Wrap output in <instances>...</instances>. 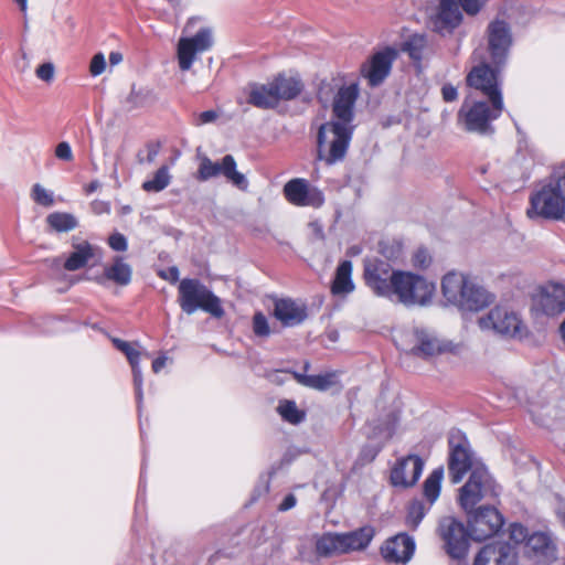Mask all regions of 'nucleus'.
Listing matches in <instances>:
<instances>
[{
    "label": "nucleus",
    "mask_w": 565,
    "mask_h": 565,
    "mask_svg": "<svg viewBox=\"0 0 565 565\" xmlns=\"http://www.w3.org/2000/svg\"><path fill=\"white\" fill-rule=\"evenodd\" d=\"M501 488L486 467H478L459 489V504L468 514V529L471 539L478 542L497 535L505 520L501 512L491 505H476L483 499H495Z\"/></svg>",
    "instance_id": "f257e3e1"
},
{
    "label": "nucleus",
    "mask_w": 565,
    "mask_h": 565,
    "mask_svg": "<svg viewBox=\"0 0 565 565\" xmlns=\"http://www.w3.org/2000/svg\"><path fill=\"white\" fill-rule=\"evenodd\" d=\"M375 534L372 525H363L349 532H326L317 537L315 551L319 557L363 552L371 545Z\"/></svg>",
    "instance_id": "f03ea898"
},
{
    "label": "nucleus",
    "mask_w": 565,
    "mask_h": 565,
    "mask_svg": "<svg viewBox=\"0 0 565 565\" xmlns=\"http://www.w3.org/2000/svg\"><path fill=\"white\" fill-rule=\"evenodd\" d=\"M503 111V97L463 103L457 114V124L465 131L479 136H492L495 132L493 121Z\"/></svg>",
    "instance_id": "7ed1b4c3"
},
{
    "label": "nucleus",
    "mask_w": 565,
    "mask_h": 565,
    "mask_svg": "<svg viewBox=\"0 0 565 565\" xmlns=\"http://www.w3.org/2000/svg\"><path fill=\"white\" fill-rule=\"evenodd\" d=\"M354 126H344L331 121L320 125L317 134V160L333 166L345 159Z\"/></svg>",
    "instance_id": "20e7f679"
},
{
    "label": "nucleus",
    "mask_w": 565,
    "mask_h": 565,
    "mask_svg": "<svg viewBox=\"0 0 565 565\" xmlns=\"http://www.w3.org/2000/svg\"><path fill=\"white\" fill-rule=\"evenodd\" d=\"M178 303L186 315L198 310H203L215 318L224 315L221 299L196 278H183L179 282Z\"/></svg>",
    "instance_id": "39448f33"
},
{
    "label": "nucleus",
    "mask_w": 565,
    "mask_h": 565,
    "mask_svg": "<svg viewBox=\"0 0 565 565\" xmlns=\"http://www.w3.org/2000/svg\"><path fill=\"white\" fill-rule=\"evenodd\" d=\"M392 300L406 307L427 306L431 302L435 284L412 271L395 270L393 276Z\"/></svg>",
    "instance_id": "423d86ee"
},
{
    "label": "nucleus",
    "mask_w": 565,
    "mask_h": 565,
    "mask_svg": "<svg viewBox=\"0 0 565 565\" xmlns=\"http://www.w3.org/2000/svg\"><path fill=\"white\" fill-rule=\"evenodd\" d=\"M398 52L393 46L374 52L364 63L361 64L360 74L366 79L372 88L381 86L390 76Z\"/></svg>",
    "instance_id": "0eeeda50"
},
{
    "label": "nucleus",
    "mask_w": 565,
    "mask_h": 565,
    "mask_svg": "<svg viewBox=\"0 0 565 565\" xmlns=\"http://www.w3.org/2000/svg\"><path fill=\"white\" fill-rule=\"evenodd\" d=\"M473 452L470 443L465 435H452L449 438L448 476L450 482L459 483L465 475L472 468ZM479 466H477L478 468Z\"/></svg>",
    "instance_id": "6e6552de"
},
{
    "label": "nucleus",
    "mask_w": 565,
    "mask_h": 565,
    "mask_svg": "<svg viewBox=\"0 0 565 565\" xmlns=\"http://www.w3.org/2000/svg\"><path fill=\"white\" fill-rule=\"evenodd\" d=\"M218 175H224L227 181L242 191L248 189V180L236 170V161L232 154L224 156L221 162H213L207 157L201 159L198 170L199 180L206 181Z\"/></svg>",
    "instance_id": "1a4fd4ad"
},
{
    "label": "nucleus",
    "mask_w": 565,
    "mask_h": 565,
    "mask_svg": "<svg viewBox=\"0 0 565 565\" xmlns=\"http://www.w3.org/2000/svg\"><path fill=\"white\" fill-rule=\"evenodd\" d=\"M439 533L450 557L462 559L467 556L471 535L462 522L452 516L445 518L439 523Z\"/></svg>",
    "instance_id": "9d476101"
},
{
    "label": "nucleus",
    "mask_w": 565,
    "mask_h": 565,
    "mask_svg": "<svg viewBox=\"0 0 565 565\" xmlns=\"http://www.w3.org/2000/svg\"><path fill=\"white\" fill-rule=\"evenodd\" d=\"M395 270L386 260L374 258L364 264V281L365 285L377 297L392 300L393 276Z\"/></svg>",
    "instance_id": "9b49d317"
},
{
    "label": "nucleus",
    "mask_w": 565,
    "mask_h": 565,
    "mask_svg": "<svg viewBox=\"0 0 565 565\" xmlns=\"http://www.w3.org/2000/svg\"><path fill=\"white\" fill-rule=\"evenodd\" d=\"M487 40L491 63L504 66L513 43L509 23L499 19L491 21L487 28Z\"/></svg>",
    "instance_id": "f8f14e48"
},
{
    "label": "nucleus",
    "mask_w": 565,
    "mask_h": 565,
    "mask_svg": "<svg viewBox=\"0 0 565 565\" xmlns=\"http://www.w3.org/2000/svg\"><path fill=\"white\" fill-rule=\"evenodd\" d=\"M502 67L482 62L469 71L466 76V84L468 87L479 90L488 99H494L495 95L502 97L499 82V74Z\"/></svg>",
    "instance_id": "ddd939ff"
},
{
    "label": "nucleus",
    "mask_w": 565,
    "mask_h": 565,
    "mask_svg": "<svg viewBox=\"0 0 565 565\" xmlns=\"http://www.w3.org/2000/svg\"><path fill=\"white\" fill-rule=\"evenodd\" d=\"M360 95V87L356 82L342 85L335 93L332 102L331 122L354 126L355 104Z\"/></svg>",
    "instance_id": "4468645a"
},
{
    "label": "nucleus",
    "mask_w": 565,
    "mask_h": 565,
    "mask_svg": "<svg viewBox=\"0 0 565 565\" xmlns=\"http://www.w3.org/2000/svg\"><path fill=\"white\" fill-rule=\"evenodd\" d=\"M425 462L417 455H408L397 459L391 469L390 482L396 488H411L419 480Z\"/></svg>",
    "instance_id": "2eb2a0df"
},
{
    "label": "nucleus",
    "mask_w": 565,
    "mask_h": 565,
    "mask_svg": "<svg viewBox=\"0 0 565 565\" xmlns=\"http://www.w3.org/2000/svg\"><path fill=\"white\" fill-rule=\"evenodd\" d=\"M212 45L211 32L207 29L199 30L191 38H181L178 43V62L181 71H189L196 54L209 50Z\"/></svg>",
    "instance_id": "dca6fc26"
},
{
    "label": "nucleus",
    "mask_w": 565,
    "mask_h": 565,
    "mask_svg": "<svg viewBox=\"0 0 565 565\" xmlns=\"http://www.w3.org/2000/svg\"><path fill=\"white\" fill-rule=\"evenodd\" d=\"M286 200L296 206L320 207L324 203L323 193L317 188H310L306 179L296 178L284 185Z\"/></svg>",
    "instance_id": "f3484780"
},
{
    "label": "nucleus",
    "mask_w": 565,
    "mask_h": 565,
    "mask_svg": "<svg viewBox=\"0 0 565 565\" xmlns=\"http://www.w3.org/2000/svg\"><path fill=\"white\" fill-rule=\"evenodd\" d=\"M536 310L548 317H555L565 311V285L550 281L542 286L533 298Z\"/></svg>",
    "instance_id": "a211bd4d"
},
{
    "label": "nucleus",
    "mask_w": 565,
    "mask_h": 565,
    "mask_svg": "<svg viewBox=\"0 0 565 565\" xmlns=\"http://www.w3.org/2000/svg\"><path fill=\"white\" fill-rule=\"evenodd\" d=\"M479 324L482 329H493L503 335H515L520 331L521 320L513 311L497 306L489 311L487 317L480 318Z\"/></svg>",
    "instance_id": "6ab92c4d"
},
{
    "label": "nucleus",
    "mask_w": 565,
    "mask_h": 565,
    "mask_svg": "<svg viewBox=\"0 0 565 565\" xmlns=\"http://www.w3.org/2000/svg\"><path fill=\"white\" fill-rule=\"evenodd\" d=\"M415 541L407 533H399L385 541L381 547L385 561L395 564H406L415 553Z\"/></svg>",
    "instance_id": "aec40b11"
},
{
    "label": "nucleus",
    "mask_w": 565,
    "mask_h": 565,
    "mask_svg": "<svg viewBox=\"0 0 565 565\" xmlns=\"http://www.w3.org/2000/svg\"><path fill=\"white\" fill-rule=\"evenodd\" d=\"M462 19V10L455 0H439L437 13L431 19L433 30L439 34H450Z\"/></svg>",
    "instance_id": "412c9836"
},
{
    "label": "nucleus",
    "mask_w": 565,
    "mask_h": 565,
    "mask_svg": "<svg viewBox=\"0 0 565 565\" xmlns=\"http://www.w3.org/2000/svg\"><path fill=\"white\" fill-rule=\"evenodd\" d=\"M525 553L536 563L550 564L557 557V547L544 532H534L526 540Z\"/></svg>",
    "instance_id": "4be33fe9"
},
{
    "label": "nucleus",
    "mask_w": 565,
    "mask_h": 565,
    "mask_svg": "<svg viewBox=\"0 0 565 565\" xmlns=\"http://www.w3.org/2000/svg\"><path fill=\"white\" fill-rule=\"evenodd\" d=\"M516 556L507 542L486 544L477 553L472 565H513Z\"/></svg>",
    "instance_id": "5701e85b"
},
{
    "label": "nucleus",
    "mask_w": 565,
    "mask_h": 565,
    "mask_svg": "<svg viewBox=\"0 0 565 565\" xmlns=\"http://www.w3.org/2000/svg\"><path fill=\"white\" fill-rule=\"evenodd\" d=\"M309 369L310 363L306 361L303 364V372L290 371V373L300 385L319 392H326L333 386L340 385L339 371L332 370L321 374L309 375L307 374Z\"/></svg>",
    "instance_id": "b1692460"
},
{
    "label": "nucleus",
    "mask_w": 565,
    "mask_h": 565,
    "mask_svg": "<svg viewBox=\"0 0 565 565\" xmlns=\"http://www.w3.org/2000/svg\"><path fill=\"white\" fill-rule=\"evenodd\" d=\"M416 344L412 348L411 353L420 358H430L448 350V345L441 342L434 332L416 328L414 330Z\"/></svg>",
    "instance_id": "393cba45"
},
{
    "label": "nucleus",
    "mask_w": 565,
    "mask_h": 565,
    "mask_svg": "<svg viewBox=\"0 0 565 565\" xmlns=\"http://www.w3.org/2000/svg\"><path fill=\"white\" fill-rule=\"evenodd\" d=\"M274 316L282 326L294 327L300 324L307 318V309L291 299H279L275 302Z\"/></svg>",
    "instance_id": "a878e982"
},
{
    "label": "nucleus",
    "mask_w": 565,
    "mask_h": 565,
    "mask_svg": "<svg viewBox=\"0 0 565 565\" xmlns=\"http://www.w3.org/2000/svg\"><path fill=\"white\" fill-rule=\"evenodd\" d=\"M490 302L491 295L483 287L468 280L458 308L465 311H479Z\"/></svg>",
    "instance_id": "bb28decb"
},
{
    "label": "nucleus",
    "mask_w": 565,
    "mask_h": 565,
    "mask_svg": "<svg viewBox=\"0 0 565 565\" xmlns=\"http://www.w3.org/2000/svg\"><path fill=\"white\" fill-rule=\"evenodd\" d=\"M247 103L260 109H271L278 105L277 95H275L270 83H249Z\"/></svg>",
    "instance_id": "cd10ccee"
},
{
    "label": "nucleus",
    "mask_w": 565,
    "mask_h": 565,
    "mask_svg": "<svg viewBox=\"0 0 565 565\" xmlns=\"http://www.w3.org/2000/svg\"><path fill=\"white\" fill-rule=\"evenodd\" d=\"M158 100L156 92L150 87L131 86L130 93L125 98V108L127 111L143 109L153 106Z\"/></svg>",
    "instance_id": "c85d7f7f"
},
{
    "label": "nucleus",
    "mask_w": 565,
    "mask_h": 565,
    "mask_svg": "<svg viewBox=\"0 0 565 565\" xmlns=\"http://www.w3.org/2000/svg\"><path fill=\"white\" fill-rule=\"evenodd\" d=\"M72 246L74 250L67 256L63 265L68 271L84 268L95 256V248L87 241L73 243Z\"/></svg>",
    "instance_id": "c756f323"
},
{
    "label": "nucleus",
    "mask_w": 565,
    "mask_h": 565,
    "mask_svg": "<svg viewBox=\"0 0 565 565\" xmlns=\"http://www.w3.org/2000/svg\"><path fill=\"white\" fill-rule=\"evenodd\" d=\"M468 280L466 276L456 273H449L444 276L441 290L448 302L459 307Z\"/></svg>",
    "instance_id": "7c9ffc66"
},
{
    "label": "nucleus",
    "mask_w": 565,
    "mask_h": 565,
    "mask_svg": "<svg viewBox=\"0 0 565 565\" xmlns=\"http://www.w3.org/2000/svg\"><path fill=\"white\" fill-rule=\"evenodd\" d=\"M275 95H277V103L280 100H291L300 95L303 89V84L299 78L286 77L279 75L270 82Z\"/></svg>",
    "instance_id": "2f4dec72"
},
{
    "label": "nucleus",
    "mask_w": 565,
    "mask_h": 565,
    "mask_svg": "<svg viewBox=\"0 0 565 565\" xmlns=\"http://www.w3.org/2000/svg\"><path fill=\"white\" fill-rule=\"evenodd\" d=\"M354 290V282L352 280V263L350 260H342L335 270L334 278L331 284V292L334 296L348 295Z\"/></svg>",
    "instance_id": "473e14b6"
},
{
    "label": "nucleus",
    "mask_w": 565,
    "mask_h": 565,
    "mask_svg": "<svg viewBox=\"0 0 565 565\" xmlns=\"http://www.w3.org/2000/svg\"><path fill=\"white\" fill-rule=\"evenodd\" d=\"M132 277V268L122 257L116 256L113 263L104 268L103 278L118 286H127Z\"/></svg>",
    "instance_id": "72a5a7b5"
},
{
    "label": "nucleus",
    "mask_w": 565,
    "mask_h": 565,
    "mask_svg": "<svg viewBox=\"0 0 565 565\" xmlns=\"http://www.w3.org/2000/svg\"><path fill=\"white\" fill-rule=\"evenodd\" d=\"M427 44L428 41L426 34L414 33L402 43L401 50L404 53H407L412 61L419 63L424 57Z\"/></svg>",
    "instance_id": "f704fd0d"
},
{
    "label": "nucleus",
    "mask_w": 565,
    "mask_h": 565,
    "mask_svg": "<svg viewBox=\"0 0 565 565\" xmlns=\"http://www.w3.org/2000/svg\"><path fill=\"white\" fill-rule=\"evenodd\" d=\"M47 225L57 233H66L78 226L77 218L66 212H53L46 216Z\"/></svg>",
    "instance_id": "c9c22d12"
},
{
    "label": "nucleus",
    "mask_w": 565,
    "mask_h": 565,
    "mask_svg": "<svg viewBox=\"0 0 565 565\" xmlns=\"http://www.w3.org/2000/svg\"><path fill=\"white\" fill-rule=\"evenodd\" d=\"M444 478V468L434 469L424 482V495L429 501V507L438 499Z\"/></svg>",
    "instance_id": "e433bc0d"
},
{
    "label": "nucleus",
    "mask_w": 565,
    "mask_h": 565,
    "mask_svg": "<svg viewBox=\"0 0 565 565\" xmlns=\"http://www.w3.org/2000/svg\"><path fill=\"white\" fill-rule=\"evenodd\" d=\"M171 181V175L167 166L160 167L153 174V178L142 183V190L146 192H160L164 190Z\"/></svg>",
    "instance_id": "4c0bfd02"
},
{
    "label": "nucleus",
    "mask_w": 565,
    "mask_h": 565,
    "mask_svg": "<svg viewBox=\"0 0 565 565\" xmlns=\"http://www.w3.org/2000/svg\"><path fill=\"white\" fill-rule=\"evenodd\" d=\"M429 508L430 507L426 508L424 502L420 500L412 501L407 507V514L405 520L406 525L412 530H416L425 518Z\"/></svg>",
    "instance_id": "58836bf2"
},
{
    "label": "nucleus",
    "mask_w": 565,
    "mask_h": 565,
    "mask_svg": "<svg viewBox=\"0 0 565 565\" xmlns=\"http://www.w3.org/2000/svg\"><path fill=\"white\" fill-rule=\"evenodd\" d=\"M278 412L284 420L297 425L305 420V413L299 411L295 401H281L278 406Z\"/></svg>",
    "instance_id": "ea45409f"
},
{
    "label": "nucleus",
    "mask_w": 565,
    "mask_h": 565,
    "mask_svg": "<svg viewBox=\"0 0 565 565\" xmlns=\"http://www.w3.org/2000/svg\"><path fill=\"white\" fill-rule=\"evenodd\" d=\"M253 332L257 338H268L271 334V329L268 322L267 317L262 312L257 311L253 316Z\"/></svg>",
    "instance_id": "a19ab883"
},
{
    "label": "nucleus",
    "mask_w": 565,
    "mask_h": 565,
    "mask_svg": "<svg viewBox=\"0 0 565 565\" xmlns=\"http://www.w3.org/2000/svg\"><path fill=\"white\" fill-rule=\"evenodd\" d=\"M113 344L117 350L126 355L130 366L140 363V352L136 350L129 342L115 338L113 339Z\"/></svg>",
    "instance_id": "79ce46f5"
},
{
    "label": "nucleus",
    "mask_w": 565,
    "mask_h": 565,
    "mask_svg": "<svg viewBox=\"0 0 565 565\" xmlns=\"http://www.w3.org/2000/svg\"><path fill=\"white\" fill-rule=\"evenodd\" d=\"M132 371V377H134V386H135V394H136V401L138 405V409H140L143 398L142 393V373L140 369V363L131 365Z\"/></svg>",
    "instance_id": "37998d69"
},
{
    "label": "nucleus",
    "mask_w": 565,
    "mask_h": 565,
    "mask_svg": "<svg viewBox=\"0 0 565 565\" xmlns=\"http://www.w3.org/2000/svg\"><path fill=\"white\" fill-rule=\"evenodd\" d=\"M32 199L38 204L51 206L54 203L53 195L46 191L41 184L35 183L32 188Z\"/></svg>",
    "instance_id": "c03bdc74"
},
{
    "label": "nucleus",
    "mask_w": 565,
    "mask_h": 565,
    "mask_svg": "<svg viewBox=\"0 0 565 565\" xmlns=\"http://www.w3.org/2000/svg\"><path fill=\"white\" fill-rule=\"evenodd\" d=\"M466 14L475 17L486 6L488 0H455Z\"/></svg>",
    "instance_id": "a18cd8bd"
},
{
    "label": "nucleus",
    "mask_w": 565,
    "mask_h": 565,
    "mask_svg": "<svg viewBox=\"0 0 565 565\" xmlns=\"http://www.w3.org/2000/svg\"><path fill=\"white\" fill-rule=\"evenodd\" d=\"M529 530L526 526H524L521 523H512L509 527V537L511 541H513L515 544H520L525 542L529 539Z\"/></svg>",
    "instance_id": "49530a36"
},
{
    "label": "nucleus",
    "mask_w": 565,
    "mask_h": 565,
    "mask_svg": "<svg viewBox=\"0 0 565 565\" xmlns=\"http://www.w3.org/2000/svg\"><path fill=\"white\" fill-rule=\"evenodd\" d=\"M412 262L415 268L424 269L429 266L431 258L426 248H418L415 252Z\"/></svg>",
    "instance_id": "de8ad7c7"
},
{
    "label": "nucleus",
    "mask_w": 565,
    "mask_h": 565,
    "mask_svg": "<svg viewBox=\"0 0 565 565\" xmlns=\"http://www.w3.org/2000/svg\"><path fill=\"white\" fill-rule=\"evenodd\" d=\"M108 245L116 252H125L128 248L127 238L121 233L115 232L108 237Z\"/></svg>",
    "instance_id": "09e8293b"
},
{
    "label": "nucleus",
    "mask_w": 565,
    "mask_h": 565,
    "mask_svg": "<svg viewBox=\"0 0 565 565\" xmlns=\"http://www.w3.org/2000/svg\"><path fill=\"white\" fill-rule=\"evenodd\" d=\"M106 67V61L103 53H97L93 56L89 64V72L93 76L100 75Z\"/></svg>",
    "instance_id": "8fccbe9b"
},
{
    "label": "nucleus",
    "mask_w": 565,
    "mask_h": 565,
    "mask_svg": "<svg viewBox=\"0 0 565 565\" xmlns=\"http://www.w3.org/2000/svg\"><path fill=\"white\" fill-rule=\"evenodd\" d=\"M382 448L375 445H365L360 452V460L362 462H372L377 455L381 452Z\"/></svg>",
    "instance_id": "3c124183"
},
{
    "label": "nucleus",
    "mask_w": 565,
    "mask_h": 565,
    "mask_svg": "<svg viewBox=\"0 0 565 565\" xmlns=\"http://www.w3.org/2000/svg\"><path fill=\"white\" fill-rule=\"evenodd\" d=\"M35 73L40 79L51 82L54 77V65L52 63H43L36 68Z\"/></svg>",
    "instance_id": "603ef678"
},
{
    "label": "nucleus",
    "mask_w": 565,
    "mask_h": 565,
    "mask_svg": "<svg viewBox=\"0 0 565 565\" xmlns=\"http://www.w3.org/2000/svg\"><path fill=\"white\" fill-rule=\"evenodd\" d=\"M55 156L60 160L71 161L73 160V151L68 142L62 141L55 148Z\"/></svg>",
    "instance_id": "864d4df0"
},
{
    "label": "nucleus",
    "mask_w": 565,
    "mask_h": 565,
    "mask_svg": "<svg viewBox=\"0 0 565 565\" xmlns=\"http://www.w3.org/2000/svg\"><path fill=\"white\" fill-rule=\"evenodd\" d=\"M145 510V482H142V473H140L138 493L135 503L136 515L140 514Z\"/></svg>",
    "instance_id": "5fc2aeb1"
},
{
    "label": "nucleus",
    "mask_w": 565,
    "mask_h": 565,
    "mask_svg": "<svg viewBox=\"0 0 565 565\" xmlns=\"http://www.w3.org/2000/svg\"><path fill=\"white\" fill-rule=\"evenodd\" d=\"M441 96L446 103L455 102L458 98V90L452 84L447 83L441 87Z\"/></svg>",
    "instance_id": "6e6d98bb"
},
{
    "label": "nucleus",
    "mask_w": 565,
    "mask_h": 565,
    "mask_svg": "<svg viewBox=\"0 0 565 565\" xmlns=\"http://www.w3.org/2000/svg\"><path fill=\"white\" fill-rule=\"evenodd\" d=\"M380 253L387 259H395L401 253V246L388 247L385 243H380Z\"/></svg>",
    "instance_id": "4d7b16f0"
},
{
    "label": "nucleus",
    "mask_w": 565,
    "mask_h": 565,
    "mask_svg": "<svg viewBox=\"0 0 565 565\" xmlns=\"http://www.w3.org/2000/svg\"><path fill=\"white\" fill-rule=\"evenodd\" d=\"M158 276L164 280H169L171 284H174L179 280L180 271L177 266H171L168 270H160Z\"/></svg>",
    "instance_id": "13d9d810"
},
{
    "label": "nucleus",
    "mask_w": 565,
    "mask_h": 565,
    "mask_svg": "<svg viewBox=\"0 0 565 565\" xmlns=\"http://www.w3.org/2000/svg\"><path fill=\"white\" fill-rule=\"evenodd\" d=\"M296 503H297V498L295 497V494L289 493L282 499V501L280 502V504L278 507V510L280 512L288 511V510L292 509L296 505Z\"/></svg>",
    "instance_id": "bf43d9fd"
},
{
    "label": "nucleus",
    "mask_w": 565,
    "mask_h": 565,
    "mask_svg": "<svg viewBox=\"0 0 565 565\" xmlns=\"http://www.w3.org/2000/svg\"><path fill=\"white\" fill-rule=\"evenodd\" d=\"M167 360L168 358L166 356V354H161L157 359H154L151 365L152 371L154 373H159L166 366Z\"/></svg>",
    "instance_id": "052dcab7"
},
{
    "label": "nucleus",
    "mask_w": 565,
    "mask_h": 565,
    "mask_svg": "<svg viewBox=\"0 0 565 565\" xmlns=\"http://www.w3.org/2000/svg\"><path fill=\"white\" fill-rule=\"evenodd\" d=\"M217 114L214 110H205L202 111L199 116V120L201 124H209L216 119Z\"/></svg>",
    "instance_id": "680f3d73"
},
{
    "label": "nucleus",
    "mask_w": 565,
    "mask_h": 565,
    "mask_svg": "<svg viewBox=\"0 0 565 565\" xmlns=\"http://www.w3.org/2000/svg\"><path fill=\"white\" fill-rule=\"evenodd\" d=\"M159 153V146L158 145H148V156L147 161L150 163L152 162L156 157Z\"/></svg>",
    "instance_id": "e2e57ef3"
},
{
    "label": "nucleus",
    "mask_w": 565,
    "mask_h": 565,
    "mask_svg": "<svg viewBox=\"0 0 565 565\" xmlns=\"http://www.w3.org/2000/svg\"><path fill=\"white\" fill-rule=\"evenodd\" d=\"M121 60H122V56H121V54H120V53H118V52H111V53L109 54V62H110V64H113V65H116V64L120 63V62H121Z\"/></svg>",
    "instance_id": "0e129e2a"
},
{
    "label": "nucleus",
    "mask_w": 565,
    "mask_h": 565,
    "mask_svg": "<svg viewBox=\"0 0 565 565\" xmlns=\"http://www.w3.org/2000/svg\"><path fill=\"white\" fill-rule=\"evenodd\" d=\"M20 8L21 11H25L26 10V6H28V0H13Z\"/></svg>",
    "instance_id": "69168bd1"
},
{
    "label": "nucleus",
    "mask_w": 565,
    "mask_h": 565,
    "mask_svg": "<svg viewBox=\"0 0 565 565\" xmlns=\"http://www.w3.org/2000/svg\"><path fill=\"white\" fill-rule=\"evenodd\" d=\"M98 185H99V183L97 181L90 182L87 188V192L92 193L93 191H95L98 188Z\"/></svg>",
    "instance_id": "338daca9"
},
{
    "label": "nucleus",
    "mask_w": 565,
    "mask_h": 565,
    "mask_svg": "<svg viewBox=\"0 0 565 565\" xmlns=\"http://www.w3.org/2000/svg\"><path fill=\"white\" fill-rule=\"evenodd\" d=\"M563 523H564V525H565V514L563 515Z\"/></svg>",
    "instance_id": "774afa93"
}]
</instances>
